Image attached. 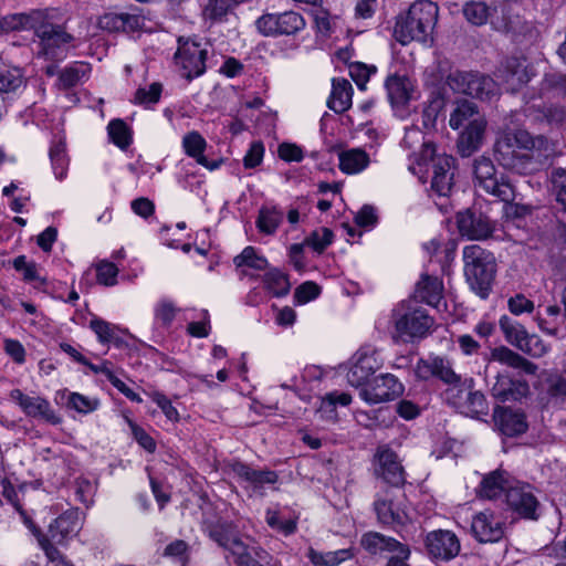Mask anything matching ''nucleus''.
<instances>
[{
	"instance_id": "obj_1",
	"label": "nucleus",
	"mask_w": 566,
	"mask_h": 566,
	"mask_svg": "<svg viewBox=\"0 0 566 566\" xmlns=\"http://www.w3.org/2000/svg\"><path fill=\"white\" fill-rule=\"evenodd\" d=\"M553 153V145L547 138L533 137L524 129L502 134L494 146V155L499 164L520 175L538 171L547 164Z\"/></svg>"
},
{
	"instance_id": "obj_2",
	"label": "nucleus",
	"mask_w": 566,
	"mask_h": 566,
	"mask_svg": "<svg viewBox=\"0 0 566 566\" xmlns=\"http://www.w3.org/2000/svg\"><path fill=\"white\" fill-rule=\"evenodd\" d=\"M438 17L437 3L430 0H418L410 6L405 14L398 17L394 35L402 45L417 41L431 46Z\"/></svg>"
},
{
	"instance_id": "obj_3",
	"label": "nucleus",
	"mask_w": 566,
	"mask_h": 566,
	"mask_svg": "<svg viewBox=\"0 0 566 566\" xmlns=\"http://www.w3.org/2000/svg\"><path fill=\"white\" fill-rule=\"evenodd\" d=\"M463 262L470 289L481 298H488L496 274L494 255L478 244H471L463 249Z\"/></svg>"
},
{
	"instance_id": "obj_4",
	"label": "nucleus",
	"mask_w": 566,
	"mask_h": 566,
	"mask_svg": "<svg viewBox=\"0 0 566 566\" xmlns=\"http://www.w3.org/2000/svg\"><path fill=\"white\" fill-rule=\"evenodd\" d=\"M455 159L448 155H436L434 147L424 145L421 157L418 161L419 178L426 184L430 178L431 190L440 197L449 196L454 177Z\"/></svg>"
},
{
	"instance_id": "obj_5",
	"label": "nucleus",
	"mask_w": 566,
	"mask_h": 566,
	"mask_svg": "<svg viewBox=\"0 0 566 566\" xmlns=\"http://www.w3.org/2000/svg\"><path fill=\"white\" fill-rule=\"evenodd\" d=\"M177 44L174 61L179 75L187 81L203 75L211 44L197 36H179Z\"/></svg>"
},
{
	"instance_id": "obj_6",
	"label": "nucleus",
	"mask_w": 566,
	"mask_h": 566,
	"mask_svg": "<svg viewBox=\"0 0 566 566\" xmlns=\"http://www.w3.org/2000/svg\"><path fill=\"white\" fill-rule=\"evenodd\" d=\"M53 9H48L44 21L38 27V56L50 61H60L66 56L67 45L74 41V36L65 31L62 25L54 24Z\"/></svg>"
},
{
	"instance_id": "obj_7",
	"label": "nucleus",
	"mask_w": 566,
	"mask_h": 566,
	"mask_svg": "<svg viewBox=\"0 0 566 566\" xmlns=\"http://www.w3.org/2000/svg\"><path fill=\"white\" fill-rule=\"evenodd\" d=\"M473 172L475 185L489 195L504 202L513 201L515 189L510 180L499 174L493 161L488 157H480L474 160Z\"/></svg>"
},
{
	"instance_id": "obj_8",
	"label": "nucleus",
	"mask_w": 566,
	"mask_h": 566,
	"mask_svg": "<svg viewBox=\"0 0 566 566\" xmlns=\"http://www.w3.org/2000/svg\"><path fill=\"white\" fill-rule=\"evenodd\" d=\"M392 318L396 333L403 342L424 337L433 324L426 311L411 306V302L397 306L392 311Z\"/></svg>"
},
{
	"instance_id": "obj_9",
	"label": "nucleus",
	"mask_w": 566,
	"mask_h": 566,
	"mask_svg": "<svg viewBox=\"0 0 566 566\" xmlns=\"http://www.w3.org/2000/svg\"><path fill=\"white\" fill-rule=\"evenodd\" d=\"M403 494H397L391 490L377 493L373 503L377 521L396 531L405 526L410 522Z\"/></svg>"
},
{
	"instance_id": "obj_10",
	"label": "nucleus",
	"mask_w": 566,
	"mask_h": 566,
	"mask_svg": "<svg viewBox=\"0 0 566 566\" xmlns=\"http://www.w3.org/2000/svg\"><path fill=\"white\" fill-rule=\"evenodd\" d=\"M303 15L295 11L264 13L255 20L256 30L264 36L295 35L305 29Z\"/></svg>"
},
{
	"instance_id": "obj_11",
	"label": "nucleus",
	"mask_w": 566,
	"mask_h": 566,
	"mask_svg": "<svg viewBox=\"0 0 566 566\" xmlns=\"http://www.w3.org/2000/svg\"><path fill=\"white\" fill-rule=\"evenodd\" d=\"M449 80L453 90L474 98L489 101L499 94V84L479 72H455Z\"/></svg>"
},
{
	"instance_id": "obj_12",
	"label": "nucleus",
	"mask_w": 566,
	"mask_h": 566,
	"mask_svg": "<svg viewBox=\"0 0 566 566\" xmlns=\"http://www.w3.org/2000/svg\"><path fill=\"white\" fill-rule=\"evenodd\" d=\"M382 366L378 350L370 346H361L352 357L346 374L347 381L353 387L366 386L369 377Z\"/></svg>"
},
{
	"instance_id": "obj_13",
	"label": "nucleus",
	"mask_w": 566,
	"mask_h": 566,
	"mask_svg": "<svg viewBox=\"0 0 566 566\" xmlns=\"http://www.w3.org/2000/svg\"><path fill=\"white\" fill-rule=\"evenodd\" d=\"M403 392V386L392 374H381L364 386L359 396L370 405L390 401Z\"/></svg>"
},
{
	"instance_id": "obj_14",
	"label": "nucleus",
	"mask_w": 566,
	"mask_h": 566,
	"mask_svg": "<svg viewBox=\"0 0 566 566\" xmlns=\"http://www.w3.org/2000/svg\"><path fill=\"white\" fill-rule=\"evenodd\" d=\"M424 546L428 555L440 562H449L455 558L461 551L460 539L448 530L429 532L424 538Z\"/></svg>"
},
{
	"instance_id": "obj_15",
	"label": "nucleus",
	"mask_w": 566,
	"mask_h": 566,
	"mask_svg": "<svg viewBox=\"0 0 566 566\" xmlns=\"http://www.w3.org/2000/svg\"><path fill=\"white\" fill-rule=\"evenodd\" d=\"M504 525L500 514L484 510L473 515L471 533L480 543H496L504 536Z\"/></svg>"
},
{
	"instance_id": "obj_16",
	"label": "nucleus",
	"mask_w": 566,
	"mask_h": 566,
	"mask_svg": "<svg viewBox=\"0 0 566 566\" xmlns=\"http://www.w3.org/2000/svg\"><path fill=\"white\" fill-rule=\"evenodd\" d=\"M209 537L220 547L230 552L239 566L250 554L249 546L242 541L237 527L231 523H217L209 528Z\"/></svg>"
},
{
	"instance_id": "obj_17",
	"label": "nucleus",
	"mask_w": 566,
	"mask_h": 566,
	"mask_svg": "<svg viewBox=\"0 0 566 566\" xmlns=\"http://www.w3.org/2000/svg\"><path fill=\"white\" fill-rule=\"evenodd\" d=\"M375 474L392 486L406 482V473L397 453L388 447H379L374 457Z\"/></svg>"
},
{
	"instance_id": "obj_18",
	"label": "nucleus",
	"mask_w": 566,
	"mask_h": 566,
	"mask_svg": "<svg viewBox=\"0 0 566 566\" xmlns=\"http://www.w3.org/2000/svg\"><path fill=\"white\" fill-rule=\"evenodd\" d=\"M232 471L250 495H264L265 488L279 481V475L272 470H256L243 462H235Z\"/></svg>"
},
{
	"instance_id": "obj_19",
	"label": "nucleus",
	"mask_w": 566,
	"mask_h": 566,
	"mask_svg": "<svg viewBox=\"0 0 566 566\" xmlns=\"http://www.w3.org/2000/svg\"><path fill=\"white\" fill-rule=\"evenodd\" d=\"M78 530V510L70 507L49 524L46 536L53 546H65L77 534Z\"/></svg>"
},
{
	"instance_id": "obj_20",
	"label": "nucleus",
	"mask_w": 566,
	"mask_h": 566,
	"mask_svg": "<svg viewBox=\"0 0 566 566\" xmlns=\"http://www.w3.org/2000/svg\"><path fill=\"white\" fill-rule=\"evenodd\" d=\"M457 224L461 235L472 240L486 239L494 231V223L488 216L471 210L459 212Z\"/></svg>"
},
{
	"instance_id": "obj_21",
	"label": "nucleus",
	"mask_w": 566,
	"mask_h": 566,
	"mask_svg": "<svg viewBox=\"0 0 566 566\" xmlns=\"http://www.w3.org/2000/svg\"><path fill=\"white\" fill-rule=\"evenodd\" d=\"M10 397L15 401L28 417L41 418L52 424H59L61 418L52 409L50 402L39 396L24 395L20 389H13Z\"/></svg>"
},
{
	"instance_id": "obj_22",
	"label": "nucleus",
	"mask_w": 566,
	"mask_h": 566,
	"mask_svg": "<svg viewBox=\"0 0 566 566\" xmlns=\"http://www.w3.org/2000/svg\"><path fill=\"white\" fill-rule=\"evenodd\" d=\"M506 502L509 506L520 516L528 520H537V509L539 503L533 494L528 484H520L510 486L506 493Z\"/></svg>"
},
{
	"instance_id": "obj_23",
	"label": "nucleus",
	"mask_w": 566,
	"mask_h": 566,
	"mask_svg": "<svg viewBox=\"0 0 566 566\" xmlns=\"http://www.w3.org/2000/svg\"><path fill=\"white\" fill-rule=\"evenodd\" d=\"M415 374L419 379L428 380L436 377L448 385L460 380V376L454 373L451 363L440 356H429L428 358L419 359Z\"/></svg>"
},
{
	"instance_id": "obj_24",
	"label": "nucleus",
	"mask_w": 566,
	"mask_h": 566,
	"mask_svg": "<svg viewBox=\"0 0 566 566\" xmlns=\"http://www.w3.org/2000/svg\"><path fill=\"white\" fill-rule=\"evenodd\" d=\"M360 545L373 555L396 553V555L402 554V557L410 556V549L407 545L379 532L365 533L360 538Z\"/></svg>"
},
{
	"instance_id": "obj_25",
	"label": "nucleus",
	"mask_w": 566,
	"mask_h": 566,
	"mask_svg": "<svg viewBox=\"0 0 566 566\" xmlns=\"http://www.w3.org/2000/svg\"><path fill=\"white\" fill-rule=\"evenodd\" d=\"M493 419L499 431L506 437L523 434L528 428L525 413L510 407H496Z\"/></svg>"
},
{
	"instance_id": "obj_26",
	"label": "nucleus",
	"mask_w": 566,
	"mask_h": 566,
	"mask_svg": "<svg viewBox=\"0 0 566 566\" xmlns=\"http://www.w3.org/2000/svg\"><path fill=\"white\" fill-rule=\"evenodd\" d=\"M46 13L48 9L10 13L0 19V29L4 32L33 30L35 33L38 27L44 21Z\"/></svg>"
},
{
	"instance_id": "obj_27",
	"label": "nucleus",
	"mask_w": 566,
	"mask_h": 566,
	"mask_svg": "<svg viewBox=\"0 0 566 566\" xmlns=\"http://www.w3.org/2000/svg\"><path fill=\"white\" fill-rule=\"evenodd\" d=\"M207 142L200 133L192 130L182 137V148L187 156L193 158L196 163L210 171L217 170L223 163V159L209 160L205 156Z\"/></svg>"
},
{
	"instance_id": "obj_28",
	"label": "nucleus",
	"mask_w": 566,
	"mask_h": 566,
	"mask_svg": "<svg viewBox=\"0 0 566 566\" xmlns=\"http://www.w3.org/2000/svg\"><path fill=\"white\" fill-rule=\"evenodd\" d=\"M144 25V18L137 13H105L98 19V27L108 32L133 33Z\"/></svg>"
},
{
	"instance_id": "obj_29",
	"label": "nucleus",
	"mask_w": 566,
	"mask_h": 566,
	"mask_svg": "<svg viewBox=\"0 0 566 566\" xmlns=\"http://www.w3.org/2000/svg\"><path fill=\"white\" fill-rule=\"evenodd\" d=\"M530 392L527 381L500 375L492 387V395L500 401H518Z\"/></svg>"
},
{
	"instance_id": "obj_30",
	"label": "nucleus",
	"mask_w": 566,
	"mask_h": 566,
	"mask_svg": "<svg viewBox=\"0 0 566 566\" xmlns=\"http://www.w3.org/2000/svg\"><path fill=\"white\" fill-rule=\"evenodd\" d=\"M496 76L512 92L520 90L531 78L526 67L516 57L505 59L499 67Z\"/></svg>"
},
{
	"instance_id": "obj_31",
	"label": "nucleus",
	"mask_w": 566,
	"mask_h": 566,
	"mask_svg": "<svg viewBox=\"0 0 566 566\" xmlns=\"http://www.w3.org/2000/svg\"><path fill=\"white\" fill-rule=\"evenodd\" d=\"M415 297L434 308H440L443 303V283L442 281L429 274L423 273L417 283Z\"/></svg>"
},
{
	"instance_id": "obj_32",
	"label": "nucleus",
	"mask_w": 566,
	"mask_h": 566,
	"mask_svg": "<svg viewBox=\"0 0 566 566\" xmlns=\"http://www.w3.org/2000/svg\"><path fill=\"white\" fill-rule=\"evenodd\" d=\"M512 485L511 475L506 471L497 469L483 476L478 493L481 497L493 500L504 492L507 493Z\"/></svg>"
},
{
	"instance_id": "obj_33",
	"label": "nucleus",
	"mask_w": 566,
	"mask_h": 566,
	"mask_svg": "<svg viewBox=\"0 0 566 566\" xmlns=\"http://www.w3.org/2000/svg\"><path fill=\"white\" fill-rule=\"evenodd\" d=\"M388 99L392 107H401L408 104L411 98L412 83L405 75L394 74L385 82Z\"/></svg>"
},
{
	"instance_id": "obj_34",
	"label": "nucleus",
	"mask_w": 566,
	"mask_h": 566,
	"mask_svg": "<svg viewBox=\"0 0 566 566\" xmlns=\"http://www.w3.org/2000/svg\"><path fill=\"white\" fill-rule=\"evenodd\" d=\"M490 361L521 369L527 375H535L537 366L506 346H499L491 350Z\"/></svg>"
},
{
	"instance_id": "obj_35",
	"label": "nucleus",
	"mask_w": 566,
	"mask_h": 566,
	"mask_svg": "<svg viewBox=\"0 0 566 566\" xmlns=\"http://www.w3.org/2000/svg\"><path fill=\"white\" fill-rule=\"evenodd\" d=\"M24 524L32 533V535L36 538L40 548L44 552L46 558L54 566H74L71 560H69L65 555L55 546L50 543L49 537L44 534L35 523L29 518H24Z\"/></svg>"
},
{
	"instance_id": "obj_36",
	"label": "nucleus",
	"mask_w": 566,
	"mask_h": 566,
	"mask_svg": "<svg viewBox=\"0 0 566 566\" xmlns=\"http://www.w3.org/2000/svg\"><path fill=\"white\" fill-rule=\"evenodd\" d=\"M370 164L369 155L361 148H350L338 154V168L346 175L364 171Z\"/></svg>"
},
{
	"instance_id": "obj_37",
	"label": "nucleus",
	"mask_w": 566,
	"mask_h": 566,
	"mask_svg": "<svg viewBox=\"0 0 566 566\" xmlns=\"http://www.w3.org/2000/svg\"><path fill=\"white\" fill-rule=\"evenodd\" d=\"M353 87L345 78H334L327 106L335 113H344L352 106Z\"/></svg>"
},
{
	"instance_id": "obj_38",
	"label": "nucleus",
	"mask_w": 566,
	"mask_h": 566,
	"mask_svg": "<svg viewBox=\"0 0 566 566\" xmlns=\"http://www.w3.org/2000/svg\"><path fill=\"white\" fill-rule=\"evenodd\" d=\"M485 126L486 122L482 116H476L464 126L465 128L460 137V147L464 155H470L478 149L482 142Z\"/></svg>"
},
{
	"instance_id": "obj_39",
	"label": "nucleus",
	"mask_w": 566,
	"mask_h": 566,
	"mask_svg": "<svg viewBox=\"0 0 566 566\" xmlns=\"http://www.w3.org/2000/svg\"><path fill=\"white\" fill-rule=\"evenodd\" d=\"M284 219L283 210L277 207L263 206L255 221L258 230L265 235H273Z\"/></svg>"
},
{
	"instance_id": "obj_40",
	"label": "nucleus",
	"mask_w": 566,
	"mask_h": 566,
	"mask_svg": "<svg viewBox=\"0 0 566 566\" xmlns=\"http://www.w3.org/2000/svg\"><path fill=\"white\" fill-rule=\"evenodd\" d=\"M91 73V65L85 62H74L64 67L59 75L62 88H71L86 81Z\"/></svg>"
},
{
	"instance_id": "obj_41",
	"label": "nucleus",
	"mask_w": 566,
	"mask_h": 566,
	"mask_svg": "<svg viewBox=\"0 0 566 566\" xmlns=\"http://www.w3.org/2000/svg\"><path fill=\"white\" fill-rule=\"evenodd\" d=\"M307 557L316 566H338L340 563L350 559L353 553L347 548L325 553L310 548Z\"/></svg>"
},
{
	"instance_id": "obj_42",
	"label": "nucleus",
	"mask_w": 566,
	"mask_h": 566,
	"mask_svg": "<svg viewBox=\"0 0 566 566\" xmlns=\"http://www.w3.org/2000/svg\"><path fill=\"white\" fill-rule=\"evenodd\" d=\"M107 135L109 140L122 150H126L133 143L132 129L120 118L108 123Z\"/></svg>"
},
{
	"instance_id": "obj_43",
	"label": "nucleus",
	"mask_w": 566,
	"mask_h": 566,
	"mask_svg": "<svg viewBox=\"0 0 566 566\" xmlns=\"http://www.w3.org/2000/svg\"><path fill=\"white\" fill-rule=\"evenodd\" d=\"M500 328L507 343L518 348L528 334L525 327L507 315H503L499 319Z\"/></svg>"
},
{
	"instance_id": "obj_44",
	"label": "nucleus",
	"mask_w": 566,
	"mask_h": 566,
	"mask_svg": "<svg viewBox=\"0 0 566 566\" xmlns=\"http://www.w3.org/2000/svg\"><path fill=\"white\" fill-rule=\"evenodd\" d=\"M49 156L55 178L57 180H63L66 177L70 161L66 155L64 142L59 140L53 143L50 148Z\"/></svg>"
},
{
	"instance_id": "obj_45",
	"label": "nucleus",
	"mask_w": 566,
	"mask_h": 566,
	"mask_svg": "<svg viewBox=\"0 0 566 566\" xmlns=\"http://www.w3.org/2000/svg\"><path fill=\"white\" fill-rule=\"evenodd\" d=\"M476 116H481L476 105L473 102L462 101L457 104L451 113L449 124L453 129H459L462 126H467Z\"/></svg>"
},
{
	"instance_id": "obj_46",
	"label": "nucleus",
	"mask_w": 566,
	"mask_h": 566,
	"mask_svg": "<svg viewBox=\"0 0 566 566\" xmlns=\"http://www.w3.org/2000/svg\"><path fill=\"white\" fill-rule=\"evenodd\" d=\"M472 379H464L463 381L460 379L459 381L449 384V388L444 391L446 400L459 412L465 402V395L469 394L472 389Z\"/></svg>"
},
{
	"instance_id": "obj_47",
	"label": "nucleus",
	"mask_w": 566,
	"mask_h": 566,
	"mask_svg": "<svg viewBox=\"0 0 566 566\" xmlns=\"http://www.w3.org/2000/svg\"><path fill=\"white\" fill-rule=\"evenodd\" d=\"M25 82L22 69L18 66L0 71V94L17 92Z\"/></svg>"
},
{
	"instance_id": "obj_48",
	"label": "nucleus",
	"mask_w": 566,
	"mask_h": 566,
	"mask_svg": "<svg viewBox=\"0 0 566 566\" xmlns=\"http://www.w3.org/2000/svg\"><path fill=\"white\" fill-rule=\"evenodd\" d=\"M237 268H250L256 271L265 270L269 265L264 255L258 253L254 247H245L243 251L233 259Z\"/></svg>"
},
{
	"instance_id": "obj_49",
	"label": "nucleus",
	"mask_w": 566,
	"mask_h": 566,
	"mask_svg": "<svg viewBox=\"0 0 566 566\" xmlns=\"http://www.w3.org/2000/svg\"><path fill=\"white\" fill-rule=\"evenodd\" d=\"M263 282L265 287L276 297L284 296L290 292L287 275L277 269L266 272Z\"/></svg>"
},
{
	"instance_id": "obj_50",
	"label": "nucleus",
	"mask_w": 566,
	"mask_h": 566,
	"mask_svg": "<svg viewBox=\"0 0 566 566\" xmlns=\"http://www.w3.org/2000/svg\"><path fill=\"white\" fill-rule=\"evenodd\" d=\"M90 327L102 344L114 343L115 345H119V328L116 325L102 318H93L90 322Z\"/></svg>"
},
{
	"instance_id": "obj_51",
	"label": "nucleus",
	"mask_w": 566,
	"mask_h": 566,
	"mask_svg": "<svg viewBox=\"0 0 566 566\" xmlns=\"http://www.w3.org/2000/svg\"><path fill=\"white\" fill-rule=\"evenodd\" d=\"M233 7L232 0H210L203 9V17L212 23L223 22Z\"/></svg>"
},
{
	"instance_id": "obj_52",
	"label": "nucleus",
	"mask_w": 566,
	"mask_h": 566,
	"mask_svg": "<svg viewBox=\"0 0 566 566\" xmlns=\"http://www.w3.org/2000/svg\"><path fill=\"white\" fill-rule=\"evenodd\" d=\"M265 522L272 530L285 536L295 533L297 528L295 520L283 518L277 510L271 507L265 511Z\"/></svg>"
},
{
	"instance_id": "obj_53",
	"label": "nucleus",
	"mask_w": 566,
	"mask_h": 566,
	"mask_svg": "<svg viewBox=\"0 0 566 566\" xmlns=\"http://www.w3.org/2000/svg\"><path fill=\"white\" fill-rule=\"evenodd\" d=\"M163 93V85L159 82L151 83L148 87H139L134 94L133 103L149 107L159 102Z\"/></svg>"
},
{
	"instance_id": "obj_54",
	"label": "nucleus",
	"mask_w": 566,
	"mask_h": 566,
	"mask_svg": "<svg viewBox=\"0 0 566 566\" xmlns=\"http://www.w3.org/2000/svg\"><path fill=\"white\" fill-rule=\"evenodd\" d=\"M465 19L473 25H483L488 22L489 7L482 1H469L463 7Z\"/></svg>"
},
{
	"instance_id": "obj_55",
	"label": "nucleus",
	"mask_w": 566,
	"mask_h": 566,
	"mask_svg": "<svg viewBox=\"0 0 566 566\" xmlns=\"http://www.w3.org/2000/svg\"><path fill=\"white\" fill-rule=\"evenodd\" d=\"M99 405L101 403L97 398L87 397L80 392H70L66 401L67 408L83 415L95 411L98 409Z\"/></svg>"
},
{
	"instance_id": "obj_56",
	"label": "nucleus",
	"mask_w": 566,
	"mask_h": 566,
	"mask_svg": "<svg viewBox=\"0 0 566 566\" xmlns=\"http://www.w3.org/2000/svg\"><path fill=\"white\" fill-rule=\"evenodd\" d=\"M465 396L467 399L460 411L461 413L472 417L488 413V402L484 395L481 391H474L471 389V391Z\"/></svg>"
},
{
	"instance_id": "obj_57",
	"label": "nucleus",
	"mask_w": 566,
	"mask_h": 566,
	"mask_svg": "<svg viewBox=\"0 0 566 566\" xmlns=\"http://www.w3.org/2000/svg\"><path fill=\"white\" fill-rule=\"evenodd\" d=\"M546 382V394L551 400L556 402L566 401V375L562 371L551 374Z\"/></svg>"
},
{
	"instance_id": "obj_58",
	"label": "nucleus",
	"mask_w": 566,
	"mask_h": 566,
	"mask_svg": "<svg viewBox=\"0 0 566 566\" xmlns=\"http://www.w3.org/2000/svg\"><path fill=\"white\" fill-rule=\"evenodd\" d=\"M176 307L169 301H160L154 310V324L157 328L168 329L176 316Z\"/></svg>"
},
{
	"instance_id": "obj_59",
	"label": "nucleus",
	"mask_w": 566,
	"mask_h": 566,
	"mask_svg": "<svg viewBox=\"0 0 566 566\" xmlns=\"http://www.w3.org/2000/svg\"><path fill=\"white\" fill-rule=\"evenodd\" d=\"M334 233L328 228H319L311 232L304 244L312 248L315 252L322 253L328 245L332 244Z\"/></svg>"
},
{
	"instance_id": "obj_60",
	"label": "nucleus",
	"mask_w": 566,
	"mask_h": 566,
	"mask_svg": "<svg viewBox=\"0 0 566 566\" xmlns=\"http://www.w3.org/2000/svg\"><path fill=\"white\" fill-rule=\"evenodd\" d=\"M551 182L556 201L566 210V169L554 168L551 172Z\"/></svg>"
},
{
	"instance_id": "obj_61",
	"label": "nucleus",
	"mask_w": 566,
	"mask_h": 566,
	"mask_svg": "<svg viewBox=\"0 0 566 566\" xmlns=\"http://www.w3.org/2000/svg\"><path fill=\"white\" fill-rule=\"evenodd\" d=\"M352 402V396L344 391L327 392L321 400L319 411L324 413H334L337 406H348Z\"/></svg>"
},
{
	"instance_id": "obj_62",
	"label": "nucleus",
	"mask_w": 566,
	"mask_h": 566,
	"mask_svg": "<svg viewBox=\"0 0 566 566\" xmlns=\"http://www.w3.org/2000/svg\"><path fill=\"white\" fill-rule=\"evenodd\" d=\"M119 269L107 260H103L96 264L97 283L104 286H114L117 284Z\"/></svg>"
},
{
	"instance_id": "obj_63",
	"label": "nucleus",
	"mask_w": 566,
	"mask_h": 566,
	"mask_svg": "<svg viewBox=\"0 0 566 566\" xmlns=\"http://www.w3.org/2000/svg\"><path fill=\"white\" fill-rule=\"evenodd\" d=\"M546 316L548 317L545 318L542 316V313H537V317H536V321H537V324H538V327L549 334V335H555L557 334V331H558V327H557V319L560 315V308L559 306L557 305H548L545 307L544 310Z\"/></svg>"
},
{
	"instance_id": "obj_64",
	"label": "nucleus",
	"mask_w": 566,
	"mask_h": 566,
	"mask_svg": "<svg viewBox=\"0 0 566 566\" xmlns=\"http://www.w3.org/2000/svg\"><path fill=\"white\" fill-rule=\"evenodd\" d=\"M377 71L376 66L356 62L349 65V75L361 91L366 88V84L370 76Z\"/></svg>"
}]
</instances>
